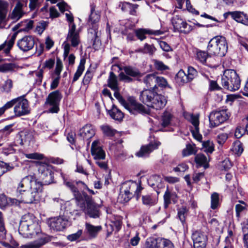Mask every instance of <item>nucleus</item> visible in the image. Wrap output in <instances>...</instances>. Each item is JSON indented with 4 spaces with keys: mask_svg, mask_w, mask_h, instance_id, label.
Segmentation results:
<instances>
[{
    "mask_svg": "<svg viewBox=\"0 0 248 248\" xmlns=\"http://www.w3.org/2000/svg\"><path fill=\"white\" fill-rule=\"evenodd\" d=\"M18 232L24 237L37 238V240L33 242L22 245V248H40L53 238L52 236L41 232L36 218L31 214H27L22 217Z\"/></svg>",
    "mask_w": 248,
    "mask_h": 248,
    "instance_id": "1",
    "label": "nucleus"
},
{
    "mask_svg": "<svg viewBox=\"0 0 248 248\" xmlns=\"http://www.w3.org/2000/svg\"><path fill=\"white\" fill-rule=\"evenodd\" d=\"M43 184L33 175L25 176L18 184L16 200L20 203H32L38 202L43 191Z\"/></svg>",
    "mask_w": 248,
    "mask_h": 248,
    "instance_id": "2",
    "label": "nucleus"
},
{
    "mask_svg": "<svg viewBox=\"0 0 248 248\" xmlns=\"http://www.w3.org/2000/svg\"><path fill=\"white\" fill-rule=\"evenodd\" d=\"M108 85L114 91V96L121 104L131 114L147 113V110L142 104L138 103L133 96H129L125 100L119 92L117 77L113 72H110L108 80Z\"/></svg>",
    "mask_w": 248,
    "mask_h": 248,
    "instance_id": "3",
    "label": "nucleus"
},
{
    "mask_svg": "<svg viewBox=\"0 0 248 248\" xmlns=\"http://www.w3.org/2000/svg\"><path fill=\"white\" fill-rule=\"evenodd\" d=\"M140 100L147 106L156 110L163 108L167 102V98L151 90H145L140 94Z\"/></svg>",
    "mask_w": 248,
    "mask_h": 248,
    "instance_id": "4",
    "label": "nucleus"
},
{
    "mask_svg": "<svg viewBox=\"0 0 248 248\" xmlns=\"http://www.w3.org/2000/svg\"><path fill=\"white\" fill-rule=\"evenodd\" d=\"M76 203L86 215L94 218L99 217V207L86 193L76 201Z\"/></svg>",
    "mask_w": 248,
    "mask_h": 248,
    "instance_id": "5",
    "label": "nucleus"
},
{
    "mask_svg": "<svg viewBox=\"0 0 248 248\" xmlns=\"http://www.w3.org/2000/svg\"><path fill=\"white\" fill-rule=\"evenodd\" d=\"M228 50V43L226 38L222 36H216L208 43L207 51L211 56H224Z\"/></svg>",
    "mask_w": 248,
    "mask_h": 248,
    "instance_id": "6",
    "label": "nucleus"
},
{
    "mask_svg": "<svg viewBox=\"0 0 248 248\" xmlns=\"http://www.w3.org/2000/svg\"><path fill=\"white\" fill-rule=\"evenodd\" d=\"M221 84L224 89L234 92L240 87V79L235 71L227 69L221 77Z\"/></svg>",
    "mask_w": 248,
    "mask_h": 248,
    "instance_id": "7",
    "label": "nucleus"
},
{
    "mask_svg": "<svg viewBox=\"0 0 248 248\" xmlns=\"http://www.w3.org/2000/svg\"><path fill=\"white\" fill-rule=\"evenodd\" d=\"M100 14L99 11H96L95 5L94 4L91 5V13L88 20L89 24L92 26L89 30V31L93 34L94 40L93 41V47L96 49L98 45L100 44L99 39V35L100 32L98 31V23L100 20Z\"/></svg>",
    "mask_w": 248,
    "mask_h": 248,
    "instance_id": "8",
    "label": "nucleus"
},
{
    "mask_svg": "<svg viewBox=\"0 0 248 248\" xmlns=\"http://www.w3.org/2000/svg\"><path fill=\"white\" fill-rule=\"evenodd\" d=\"M91 154L95 160V163L101 169H108L107 161H106V153L102 148L100 141L98 140L93 142L91 146Z\"/></svg>",
    "mask_w": 248,
    "mask_h": 248,
    "instance_id": "9",
    "label": "nucleus"
},
{
    "mask_svg": "<svg viewBox=\"0 0 248 248\" xmlns=\"http://www.w3.org/2000/svg\"><path fill=\"white\" fill-rule=\"evenodd\" d=\"M231 113L227 108H219L212 111L209 116L210 126L216 127L229 119Z\"/></svg>",
    "mask_w": 248,
    "mask_h": 248,
    "instance_id": "10",
    "label": "nucleus"
},
{
    "mask_svg": "<svg viewBox=\"0 0 248 248\" xmlns=\"http://www.w3.org/2000/svg\"><path fill=\"white\" fill-rule=\"evenodd\" d=\"M122 189L124 192L125 195L127 196V198L125 199V201L128 202L135 195H137V199H138L142 187L140 186V183L129 181L123 183Z\"/></svg>",
    "mask_w": 248,
    "mask_h": 248,
    "instance_id": "11",
    "label": "nucleus"
},
{
    "mask_svg": "<svg viewBox=\"0 0 248 248\" xmlns=\"http://www.w3.org/2000/svg\"><path fill=\"white\" fill-rule=\"evenodd\" d=\"M171 23L174 28V31L180 33L188 34L194 29V26L187 23L185 19L178 15L173 16Z\"/></svg>",
    "mask_w": 248,
    "mask_h": 248,
    "instance_id": "12",
    "label": "nucleus"
},
{
    "mask_svg": "<svg viewBox=\"0 0 248 248\" xmlns=\"http://www.w3.org/2000/svg\"><path fill=\"white\" fill-rule=\"evenodd\" d=\"M62 95L59 91L57 90L50 93L46 99V104L49 107L48 111L50 113H58L59 111L60 102Z\"/></svg>",
    "mask_w": 248,
    "mask_h": 248,
    "instance_id": "13",
    "label": "nucleus"
},
{
    "mask_svg": "<svg viewBox=\"0 0 248 248\" xmlns=\"http://www.w3.org/2000/svg\"><path fill=\"white\" fill-rule=\"evenodd\" d=\"M48 225L50 229L56 231H62L70 225L68 217L65 215L49 219Z\"/></svg>",
    "mask_w": 248,
    "mask_h": 248,
    "instance_id": "14",
    "label": "nucleus"
},
{
    "mask_svg": "<svg viewBox=\"0 0 248 248\" xmlns=\"http://www.w3.org/2000/svg\"><path fill=\"white\" fill-rule=\"evenodd\" d=\"M14 112L16 116L28 114L30 112L29 102L24 96L16 98Z\"/></svg>",
    "mask_w": 248,
    "mask_h": 248,
    "instance_id": "15",
    "label": "nucleus"
},
{
    "mask_svg": "<svg viewBox=\"0 0 248 248\" xmlns=\"http://www.w3.org/2000/svg\"><path fill=\"white\" fill-rule=\"evenodd\" d=\"M40 178L47 185L53 182V175L51 166L46 163H41L38 166Z\"/></svg>",
    "mask_w": 248,
    "mask_h": 248,
    "instance_id": "16",
    "label": "nucleus"
},
{
    "mask_svg": "<svg viewBox=\"0 0 248 248\" xmlns=\"http://www.w3.org/2000/svg\"><path fill=\"white\" fill-rule=\"evenodd\" d=\"M34 44V38L31 35L25 36L17 42L18 47L23 52H27L32 49Z\"/></svg>",
    "mask_w": 248,
    "mask_h": 248,
    "instance_id": "17",
    "label": "nucleus"
},
{
    "mask_svg": "<svg viewBox=\"0 0 248 248\" xmlns=\"http://www.w3.org/2000/svg\"><path fill=\"white\" fill-rule=\"evenodd\" d=\"M194 248H205L207 241V236L203 232L196 231L192 235Z\"/></svg>",
    "mask_w": 248,
    "mask_h": 248,
    "instance_id": "18",
    "label": "nucleus"
},
{
    "mask_svg": "<svg viewBox=\"0 0 248 248\" xmlns=\"http://www.w3.org/2000/svg\"><path fill=\"white\" fill-rule=\"evenodd\" d=\"M148 184L155 190L157 195L160 193V189L165 187L161 177L158 175L155 174L151 176L148 179Z\"/></svg>",
    "mask_w": 248,
    "mask_h": 248,
    "instance_id": "19",
    "label": "nucleus"
},
{
    "mask_svg": "<svg viewBox=\"0 0 248 248\" xmlns=\"http://www.w3.org/2000/svg\"><path fill=\"white\" fill-rule=\"evenodd\" d=\"M66 42L70 43L73 47L78 46L80 42L79 34L76 31L75 24H73L69 28Z\"/></svg>",
    "mask_w": 248,
    "mask_h": 248,
    "instance_id": "20",
    "label": "nucleus"
},
{
    "mask_svg": "<svg viewBox=\"0 0 248 248\" xmlns=\"http://www.w3.org/2000/svg\"><path fill=\"white\" fill-rule=\"evenodd\" d=\"M160 145V142L155 141L154 142H151L148 145L141 147L140 150L136 153V155L140 157L148 156L153 150L157 149Z\"/></svg>",
    "mask_w": 248,
    "mask_h": 248,
    "instance_id": "21",
    "label": "nucleus"
},
{
    "mask_svg": "<svg viewBox=\"0 0 248 248\" xmlns=\"http://www.w3.org/2000/svg\"><path fill=\"white\" fill-rule=\"evenodd\" d=\"M134 32L136 36L140 41H143L146 38V34L159 35L163 33L162 31L160 30H152L141 28L135 30Z\"/></svg>",
    "mask_w": 248,
    "mask_h": 248,
    "instance_id": "22",
    "label": "nucleus"
},
{
    "mask_svg": "<svg viewBox=\"0 0 248 248\" xmlns=\"http://www.w3.org/2000/svg\"><path fill=\"white\" fill-rule=\"evenodd\" d=\"M79 136L83 139L89 140L95 135V130L93 125L86 124L80 129Z\"/></svg>",
    "mask_w": 248,
    "mask_h": 248,
    "instance_id": "23",
    "label": "nucleus"
},
{
    "mask_svg": "<svg viewBox=\"0 0 248 248\" xmlns=\"http://www.w3.org/2000/svg\"><path fill=\"white\" fill-rule=\"evenodd\" d=\"M23 7V4L20 1H18L9 16L10 18L14 21H16L20 19L25 14Z\"/></svg>",
    "mask_w": 248,
    "mask_h": 248,
    "instance_id": "24",
    "label": "nucleus"
},
{
    "mask_svg": "<svg viewBox=\"0 0 248 248\" xmlns=\"http://www.w3.org/2000/svg\"><path fill=\"white\" fill-rule=\"evenodd\" d=\"M144 83L151 90L155 91L157 89L156 86V76L154 74H149L146 75L143 79Z\"/></svg>",
    "mask_w": 248,
    "mask_h": 248,
    "instance_id": "25",
    "label": "nucleus"
},
{
    "mask_svg": "<svg viewBox=\"0 0 248 248\" xmlns=\"http://www.w3.org/2000/svg\"><path fill=\"white\" fill-rule=\"evenodd\" d=\"M8 3L5 1L0 0V28H5V22L8 12Z\"/></svg>",
    "mask_w": 248,
    "mask_h": 248,
    "instance_id": "26",
    "label": "nucleus"
},
{
    "mask_svg": "<svg viewBox=\"0 0 248 248\" xmlns=\"http://www.w3.org/2000/svg\"><path fill=\"white\" fill-rule=\"evenodd\" d=\"M18 32H14L9 39L0 45V51L3 50L4 53L8 54L12 48L17 35Z\"/></svg>",
    "mask_w": 248,
    "mask_h": 248,
    "instance_id": "27",
    "label": "nucleus"
},
{
    "mask_svg": "<svg viewBox=\"0 0 248 248\" xmlns=\"http://www.w3.org/2000/svg\"><path fill=\"white\" fill-rule=\"evenodd\" d=\"M164 206L167 209L172 201L174 203L177 202V196L174 192L170 191L168 188H167L163 196Z\"/></svg>",
    "mask_w": 248,
    "mask_h": 248,
    "instance_id": "28",
    "label": "nucleus"
},
{
    "mask_svg": "<svg viewBox=\"0 0 248 248\" xmlns=\"http://www.w3.org/2000/svg\"><path fill=\"white\" fill-rule=\"evenodd\" d=\"M227 14L231 15L232 18L237 22L244 25H248V19H245V16L243 13L240 12H228L224 14V16Z\"/></svg>",
    "mask_w": 248,
    "mask_h": 248,
    "instance_id": "29",
    "label": "nucleus"
},
{
    "mask_svg": "<svg viewBox=\"0 0 248 248\" xmlns=\"http://www.w3.org/2000/svg\"><path fill=\"white\" fill-rule=\"evenodd\" d=\"M33 22L32 20H25L16 24L13 28V30H16L20 29L21 31H28L31 29L33 27Z\"/></svg>",
    "mask_w": 248,
    "mask_h": 248,
    "instance_id": "30",
    "label": "nucleus"
},
{
    "mask_svg": "<svg viewBox=\"0 0 248 248\" xmlns=\"http://www.w3.org/2000/svg\"><path fill=\"white\" fill-rule=\"evenodd\" d=\"M173 118V116L170 112L168 110L165 111L161 116V126L165 127L170 125Z\"/></svg>",
    "mask_w": 248,
    "mask_h": 248,
    "instance_id": "31",
    "label": "nucleus"
},
{
    "mask_svg": "<svg viewBox=\"0 0 248 248\" xmlns=\"http://www.w3.org/2000/svg\"><path fill=\"white\" fill-rule=\"evenodd\" d=\"M176 7L179 9H182L183 4L186 1V9L190 13L195 15H199V12L194 8L191 5L189 0H177Z\"/></svg>",
    "mask_w": 248,
    "mask_h": 248,
    "instance_id": "32",
    "label": "nucleus"
},
{
    "mask_svg": "<svg viewBox=\"0 0 248 248\" xmlns=\"http://www.w3.org/2000/svg\"><path fill=\"white\" fill-rule=\"evenodd\" d=\"M141 200L143 204L149 207L155 205L157 202V200L155 197L149 194L143 195Z\"/></svg>",
    "mask_w": 248,
    "mask_h": 248,
    "instance_id": "33",
    "label": "nucleus"
},
{
    "mask_svg": "<svg viewBox=\"0 0 248 248\" xmlns=\"http://www.w3.org/2000/svg\"><path fill=\"white\" fill-rule=\"evenodd\" d=\"M6 238V230L5 229L3 219L2 216V213L0 212V243H1L3 246L6 247L9 246L7 242L4 241Z\"/></svg>",
    "mask_w": 248,
    "mask_h": 248,
    "instance_id": "34",
    "label": "nucleus"
},
{
    "mask_svg": "<svg viewBox=\"0 0 248 248\" xmlns=\"http://www.w3.org/2000/svg\"><path fill=\"white\" fill-rule=\"evenodd\" d=\"M85 227V230L92 237H95L102 228L101 226H95L89 223H86Z\"/></svg>",
    "mask_w": 248,
    "mask_h": 248,
    "instance_id": "35",
    "label": "nucleus"
},
{
    "mask_svg": "<svg viewBox=\"0 0 248 248\" xmlns=\"http://www.w3.org/2000/svg\"><path fill=\"white\" fill-rule=\"evenodd\" d=\"M86 62V60L84 58H81L80 60L79 64L76 73L74 74L72 82H75L77 81L79 77L82 74L84 69H85V64Z\"/></svg>",
    "mask_w": 248,
    "mask_h": 248,
    "instance_id": "36",
    "label": "nucleus"
},
{
    "mask_svg": "<svg viewBox=\"0 0 248 248\" xmlns=\"http://www.w3.org/2000/svg\"><path fill=\"white\" fill-rule=\"evenodd\" d=\"M108 113L110 117L115 120L121 121L124 117L123 112L114 106H113L111 109L108 111Z\"/></svg>",
    "mask_w": 248,
    "mask_h": 248,
    "instance_id": "37",
    "label": "nucleus"
},
{
    "mask_svg": "<svg viewBox=\"0 0 248 248\" xmlns=\"http://www.w3.org/2000/svg\"><path fill=\"white\" fill-rule=\"evenodd\" d=\"M21 139L20 144L23 145L25 142H30L33 138L32 133L29 130H25L20 133Z\"/></svg>",
    "mask_w": 248,
    "mask_h": 248,
    "instance_id": "38",
    "label": "nucleus"
},
{
    "mask_svg": "<svg viewBox=\"0 0 248 248\" xmlns=\"http://www.w3.org/2000/svg\"><path fill=\"white\" fill-rule=\"evenodd\" d=\"M196 163L199 166H203L205 169L208 167V161L207 157L201 154H197L195 157Z\"/></svg>",
    "mask_w": 248,
    "mask_h": 248,
    "instance_id": "39",
    "label": "nucleus"
},
{
    "mask_svg": "<svg viewBox=\"0 0 248 248\" xmlns=\"http://www.w3.org/2000/svg\"><path fill=\"white\" fill-rule=\"evenodd\" d=\"M64 183L67 187L70 189V190L73 193L76 201L80 198V197L83 195V193H85V192L80 193L78 190L77 188L70 182H65L64 181Z\"/></svg>",
    "mask_w": 248,
    "mask_h": 248,
    "instance_id": "40",
    "label": "nucleus"
},
{
    "mask_svg": "<svg viewBox=\"0 0 248 248\" xmlns=\"http://www.w3.org/2000/svg\"><path fill=\"white\" fill-rule=\"evenodd\" d=\"M123 70L127 75L131 77H136L140 74L138 69L130 66L124 67Z\"/></svg>",
    "mask_w": 248,
    "mask_h": 248,
    "instance_id": "41",
    "label": "nucleus"
},
{
    "mask_svg": "<svg viewBox=\"0 0 248 248\" xmlns=\"http://www.w3.org/2000/svg\"><path fill=\"white\" fill-rule=\"evenodd\" d=\"M158 248H174L172 243L169 240L158 238Z\"/></svg>",
    "mask_w": 248,
    "mask_h": 248,
    "instance_id": "42",
    "label": "nucleus"
},
{
    "mask_svg": "<svg viewBox=\"0 0 248 248\" xmlns=\"http://www.w3.org/2000/svg\"><path fill=\"white\" fill-rule=\"evenodd\" d=\"M202 145L204 151L207 154H211L214 151V145L213 142L210 140L203 141Z\"/></svg>",
    "mask_w": 248,
    "mask_h": 248,
    "instance_id": "43",
    "label": "nucleus"
},
{
    "mask_svg": "<svg viewBox=\"0 0 248 248\" xmlns=\"http://www.w3.org/2000/svg\"><path fill=\"white\" fill-rule=\"evenodd\" d=\"M208 55H210L208 53L205 51L199 50L197 52L196 59L200 61L202 63L207 65L206 64V60Z\"/></svg>",
    "mask_w": 248,
    "mask_h": 248,
    "instance_id": "44",
    "label": "nucleus"
},
{
    "mask_svg": "<svg viewBox=\"0 0 248 248\" xmlns=\"http://www.w3.org/2000/svg\"><path fill=\"white\" fill-rule=\"evenodd\" d=\"M158 238L149 237L147 239L145 246L147 248H158Z\"/></svg>",
    "mask_w": 248,
    "mask_h": 248,
    "instance_id": "45",
    "label": "nucleus"
},
{
    "mask_svg": "<svg viewBox=\"0 0 248 248\" xmlns=\"http://www.w3.org/2000/svg\"><path fill=\"white\" fill-rule=\"evenodd\" d=\"M196 153L195 145L187 144L186 148L184 149L182 154L184 156H188Z\"/></svg>",
    "mask_w": 248,
    "mask_h": 248,
    "instance_id": "46",
    "label": "nucleus"
},
{
    "mask_svg": "<svg viewBox=\"0 0 248 248\" xmlns=\"http://www.w3.org/2000/svg\"><path fill=\"white\" fill-rule=\"evenodd\" d=\"M211 208L212 209H217L219 206V195L216 192L213 193L211 197Z\"/></svg>",
    "mask_w": 248,
    "mask_h": 248,
    "instance_id": "47",
    "label": "nucleus"
},
{
    "mask_svg": "<svg viewBox=\"0 0 248 248\" xmlns=\"http://www.w3.org/2000/svg\"><path fill=\"white\" fill-rule=\"evenodd\" d=\"M156 86L157 85L162 88H171L168 84L167 79L162 77L156 76Z\"/></svg>",
    "mask_w": 248,
    "mask_h": 248,
    "instance_id": "48",
    "label": "nucleus"
},
{
    "mask_svg": "<svg viewBox=\"0 0 248 248\" xmlns=\"http://www.w3.org/2000/svg\"><path fill=\"white\" fill-rule=\"evenodd\" d=\"M156 49L153 45H150L147 43L144 45L143 49H140L138 51L143 52L144 53H148L149 55H153L155 52Z\"/></svg>",
    "mask_w": 248,
    "mask_h": 248,
    "instance_id": "49",
    "label": "nucleus"
},
{
    "mask_svg": "<svg viewBox=\"0 0 248 248\" xmlns=\"http://www.w3.org/2000/svg\"><path fill=\"white\" fill-rule=\"evenodd\" d=\"M176 79L178 82H181L183 83L189 82L186 75L182 70H180L176 75Z\"/></svg>",
    "mask_w": 248,
    "mask_h": 248,
    "instance_id": "50",
    "label": "nucleus"
},
{
    "mask_svg": "<svg viewBox=\"0 0 248 248\" xmlns=\"http://www.w3.org/2000/svg\"><path fill=\"white\" fill-rule=\"evenodd\" d=\"M13 167L10 166L8 164L0 161V177L8 171L13 169Z\"/></svg>",
    "mask_w": 248,
    "mask_h": 248,
    "instance_id": "51",
    "label": "nucleus"
},
{
    "mask_svg": "<svg viewBox=\"0 0 248 248\" xmlns=\"http://www.w3.org/2000/svg\"><path fill=\"white\" fill-rule=\"evenodd\" d=\"M198 75L197 70L192 66H188L187 68V79L190 81L195 78Z\"/></svg>",
    "mask_w": 248,
    "mask_h": 248,
    "instance_id": "52",
    "label": "nucleus"
},
{
    "mask_svg": "<svg viewBox=\"0 0 248 248\" xmlns=\"http://www.w3.org/2000/svg\"><path fill=\"white\" fill-rule=\"evenodd\" d=\"M235 212H236V217H237V220L239 221L240 218L242 216V214L243 212L246 210V207L245 206H243L240 204H237L235 207Z\"/></svg>",
    "mask_w": 248,
    "mask_h": 248,
    "instance_id": "53",
    "label": "nucleus"
},
{
    "mask_svg": "<svg viewBox=\"0 0 248 248\" xmlns=\"http://www.w3.org/2000/svg\"><path fill=\"white\" fill-rule=\"evenodd\" d=\"M101 127L104 134L107 136L112 137L114 135L115 131L112 129L108 125H102Z\"/></svg>",
    "mask_w": 248,
    "mask_h": 248,
    "instance_id": "54",
    "label": "nucleus"
},
{
    "mask_svg": "<svg viewBox=\"0 0 248 248\" xmlns=\"http://www.w3.org/2000/svg\"><path fill=\"white\" fill-rule=\"evenodd\" d=\"M154 66L156 69L159 71H165L169 69V67L160 61L155 60L154 61Z\"/></svg>",
    "mask_w": 248,
    "mask_h": 248,
    "instance_id": "55",
    "label": "nucleus"
},
{
    "mask_svg": "<svg viewBox=\"0 0 248 248\" xmlns=\"http://www.w3.org/2000/svg\"><path fill=\"white\" fill-rule=\"evenodd\" d=\"M13 87V82L10 79H7L2 86V91L6 93L9 92Z\"/></svg>",
    "mask_w": 248,
    "mask_h": 248,
    "instance_id": "56",
    "label": "nucleus"
},
{
    "mask_svg": "<svg viewBox=\"0 0 248 248\" xmlns=\"http://www.w3.org/2000/svg\"><path fill=\"white\" fill-rule=\"evenodd\" d=\"M82 234V230H79L76 233L68 235L67 239L70 241H74L78 239Z\"/></svg>",
    "mask_w": 248,
    "mask_h": 248,
    "instance_id": "57",
    "label": "nucleus"
},
{
    "mask_svg": "<svg viewBox=\"0 0 248 248\" xmlns=\"http://www.w3.org/2000/svg\"><path fill=\"white\" fill-rule=\"evenodd\" d=\"M186 214L187 210L186 207H182L178 210V217L182 223L185 222Z\"/></svg>",
    "mask_w": 248,
    "mask_h": 248,
    "instance_id": "58",
    "label": "nucleus"
},
{
    "mask_svg": "<svg viewBox=\"0 0 248 248\" xmlns=\"http://www.w3.org/2000/svg\"><path fill=\"white\" fill-rule=\"evenodd\" d=\"M14 66L12 63H5L0 65V72H7L14 69Z\"/></svg>",
    "mask_w": 248,
    "mask_h": 248,
    "instance_id": "59",
    "label": "nucleus"
},
{
    "mask_svg": "<svg viewBox=\"0 0 248 248\" xmlns=\"http://www.w3.org/2000/svg\"><path fill=\"white\" fill-rule=\"evenodd\" d=\"M243 150L242 144L239 141H237L234 142L233 151L236 154L238 155H240L243 152Z\"/></svg>",
    "mask_w": 248,
    "mask_h": 248,
    "instance_id": "60",
    "label": "nucleus"
},
{
    "mask_svg": "<svg viewBox=\"0 0 248 248\" xmlns=\"http://www.w3.org/2000/svg\"><path fill=\"white\" fill-rule=\"evenodd\" d=\"M190 122L194 126V129L197 130L199 128V117L194 115H191L190 116Z\"/></svg>",
    "mask_w": 248,
    "mask_h": 248,
    "instance_id": "61",
    "label": "nucleus"
},
{
    "mask_svg": "<svg viewBox=\"0 0 248 248\" xmlns=\"http://www.w3.org/2000/svg\"><path fill=\"white\" fill-rule=\"evenodd\" d=\"M122 226V222L120 220H116L111 222L110 226L112 227L113 231L118 232Z\"/></svg>",
    "mask_w": 248,
    "mask_h": 248,
    "instance_id": "62",
    "label": "nucleus"
},
{
    "mask_svg": "<svg viewBox=\"0 0 248 248\" xmlns=\"http://www.w3.org/2000/svg\"><path fill=\"white\" fill-rule=\"evenodd\" d=\"M63 65L62 61L60 59H57L56 62V66L54 73L57 76H60L61 72L62 69Z\"/></svg>",
    "mask_w": 248,
    "mask_h": 248,
    "instance_id": "63",
    "label": "nucleus"
},
{
    "mask_svg": "<svg viewBox=\"0 0 248 248\" xmlns=\"http://www.w3.org/2000/svg\"><path fill=\"white\" fill-rule=\"evenodd\" d=\"M25 155L26 158L32 159H42L44 157L43 155L37 153L26 154Z\"/></svg>",
    "mask_w": 248,
    "mask_h": 248,
    "instance_id": "64",
    "label": "nucleus"
}]
</instances>
